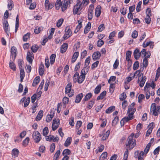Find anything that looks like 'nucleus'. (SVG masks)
<instances>
[{
    "label": "nucleus",
    "instance_id": "f257e3e1",
    "mask_svg": "<svg viewBox=\"0 0 160 160\" xmlns=\"http://www.w3.org/2000/svg\"><path fill=\"white\" fill-rule=\"evenodd\" d=\"M134 134L132 133L128 138L126 143V149L131 150L136 145V141L133 139Z\"/></svg>",
    "mask_w": 160,
    "mask_h": 160
},
{
    "label": "nucleus",
    "instance_id": "f03ea898",
    "mask_svg": "<svg viewBox=\"0 0 160 160\" xmlns=\"http://www.w3.org/2000/svg\"><path fill=\"white\" fill-rule=\"evenodd\" d=\"M149 85L148 84H146L144 87V91L145 92V94L147 99H148L150 97L151 95L153 96L155 94L154 90H150Z\"/></svg>",
    "mask_w": 160,
    "mask_h": 160
},
{
    "label": "nucleus",
    "instance_id": "7ed1b4c3",
    "mask_svg": "<svg viewBox=\"0 0 160 160\" xmlns=\"http://www.w3.org/2000/svg\"><path fill=\"white\" fill-rule=\"evenodd\" d=\"M160 112V106H156L155 103H153L151 106L150 113L155 116L158 115V113Z\"/></svg>",
    "mask_w": 160,
    "mask_h": 160
},
{
    "label": "nucleus",
    "instance_id": "20e7f679",
    "mask_svg": "<svg viewBox=\"0 0 160 160\" xmlns=\"http://www.w3.org/2000/svg\"><path fill=\"white\" fill-rule=\"evenodd\" d=\"M82 9V3L80 1L77 2L76 4L74 6L73 11L74 15H79L81 12Z\"/></svg>",
    "mask_w": 160,
    "mask_h": 160
},
{
    "label": "nucleus",
    "instance_id": "39448f33",
    "mask_svg": "<svg viewBox=\"0 0 160 160\" xmlns=\"http://www.w3.org/2000/svg\"><path fill=\"white\" fill-rule=\"evenodd\" d=\"M71 87L72 83H69L67 85L65 88V93L66 94H68V96L70 97H72L74 94V91L71 90Z\"/></svg>",
    "mask_w": 160,
    "mask_h": 160
},
{
    "label": "nucleus",
    "instance_id": "423d86ee",
    "mask_svg": "<svg viewBox=\"0 0 160 160\" xmlns=\"http://www.w3.org/2000/svg\"><path fill=\"white\" fill-rule=\"evenodd\" d=\"M32 138L36 143L39 142L42 139L41 135L39 132L37 131L33 132Z\"/></svg>",
    "mask_w": 160,
    "mask_h": 160
},
{
    "label": "nucleus",
    "instance_id": "0eeeda50",
    "mask_svg": "<svg viewBox=\"0 0 160 160\" xmlns=\"http://www.w3.org/2000/svg\"><path fill=\"white\" fill-rule=\"evenodd\" d=\"M141 71L142 70L141 69H140V70L136 71L134 73H133L134 78H138V82H139L140 81L141 78L143 77V74L142 73H141Z\"/></svg>",
    "mask_w": 160,
    "mask_h": 160
},
{
    "label": "nucleus",
    "instance_id": "6e6552de",
    "mask_svg": "<svg viewBox=\"0 0 160 160\" xmlns=\"http://www.w3.org/2000/svg\"><path fill=\"white\" fill-rule=\"evenodd\" d=\"M65 32V33L63 35V38L64 40H66L71 36L72 32L68 27L66 28Z\"/></svg>",
    "mask_w": 160,
    "mask_h": 160
},
{
    "label": "nucleus",
    "instance_id": "1a4fd4ad",
    "mask_svg": "<svg viewBox=\"0 0 160 160\" xmlns=\"http://www.w3.org/2000/svg\"><path fill=\"white\" fill-rule=\"evenodd\" d=\"M60 124V120L59 119H54L53 120L52 125V130L55 131L58 128Z\"/></svg>",
    "mask_w": 160,
    "mask_h": 160
},
{
    "label": "nucleus",
    "instance_id": "9d476101",
    "mask_svg": "<svg viewBox=\"0 0 160 160\" xmlns=\"http://www.w3.org/2000/svg\"><path fill=\"white\" fill-rule=\"evenodd\" d=\"M94 8V6L93 5H91L89 6L88 14V18L89 20H91L92 18L93 15V10Z\"/></svg>",
    "mask_w": 160,
    "mask_h": 160
},
{
    "label": "nucleus",
    "instance_id": "9b49d317",
    "mask_svg": "<svg viewBox=\"0 0 160 160\" xmlns=\"http://www.w3.org/2000/svg\"><path fill=\"white\" fill-rule=\"evenodd\" d=\"M135 103L133 102L128 107L127 113H134L136 111V108L134 107Z\"/></svg>",
    "mask_w": 160,
    "mask_h": 160
},
{
    "label": "nucleus",
    "instance_id": "f8f14e48",
    "mask_svg": "<svg viewBox=\"0 0 160 160\" xmlns=\"http://www.w3.org/2000/svg\"><path fill=\"white\" fill-rule=\"evenodd\" d=\"M3 27L5 32L8 33L9 31V26L7 21L5 20L3 22Z\"/></svg>",
    "mask_w": 160,
    "mask_h": 160
},
{
    "label": "nucleus",
    "instance_id": "ddd939ff",
    "mask_svg": "<svg viewBox=\"0 0 160 160\" xmlns=\"http://www.w3.org/2000/svg\"><path fill=\"white\" fill-rule=\"evenodd\" d=\"M33 58V53L32 52H28L27 53V59L30 63H32Z\"/></svg>",
    "mask_w": 160,
    "mask_h": 160
},
{
    "label": "nucleus",
    "instance_id": "4468645a",
    "mask_svg": "<svg viewBox=\"0 0 160 160\" xmlns=\"http://www.w3.org/2000/svg\"><path fill=\"white\" fill-rule=\"evenodd\" d=\"M102 8L101 6H97L95 10V15L97 18L99 17L101 13Z\"/></svg>",
    "mask_w": 160,
    "mask_h": 160
},
{
    "label": "nucleus",
    "instance_id": "2eb2a0df",
    "mask_svg": "<svg viewBox=\"0 0 160 160\" xmlns=\"http://www.w3.org/2000/svg\"><path fill=\"white\" fill-rule=\"evenodd\" d=\"M17 49L16 48L14 47H12L11 49V53L12 58L13 60H14L15 59L16 53V52Z\"/></svg>",
    "mask_w": 160,
    "mask_h": 160
},
{
    "label": "nucleus",
    "instance_id": "dca6fc26",
    "mask_svg": "<svg viewBox=\"0 0 160 160\" xmlns=\"http://www.w3.org/2000/svg\"><path fill=\"white\" fill-rule=\"evenodd\" d=\"M101 56V53L99 52H95L92 54V59L94 60H97L100 58Z\"/></svg>",
    "mask_w": 160,
    "mask_h": 160
},
{
    "label": "nucleus",
    "instance_id": "f3484780",
    "mask_svg": "<svg viewBox=\"0 0 160 160\" xmlns=\"http://www.w3.org/2000/svg\"><path fill=\"white\" fill-rule=\"evenodd\" d=\"M19 152V150L17 149H13L12 152V158H15L18 156Z\"/></svg>",
    "mask_w": 160,
    "mask_h": 160
},
{
    "label": "nucleus",
    "instance_id": "a211bd4d",
    "mask_svg": "<svg viewBox=\"0 0 160 160\" xmlns=\"http://www.w3.org/2000/svg\"><path fill=\"white\" fill-rule=\"evenodd\" d=\"M133 54L135 58L136 59H138L141 55V52H139V49L138 48L136 49L134 52Z\"/></svg>",
    "mask_w": 160,
    "mask_h": 160
},
{
    "label": "nucleus",
    "instance_id": "6ab92c4d",
    "mask_svg": "<svg viewBox=\"0 0 160 160\" xmlns=\"http://www.w3.org/2000/svg\"><path fill=\"white\" fill-rule=\"evenodd\" d=\"M68 46V44L64 43L61 47V52L62 53L65 52L67 49Z\"/></svg>",
    "mask_w": 160,
    "mask_h": 160
},
{
    "label": "nucleus",
    "instance_id": "aec40b11",
    "mask_svg": "<svg viewBox=\"0 0 160 160\" xmlns=\"http://www.w3.org/2000/svg\"><path fill=\"white\" fill-rule=\"evenodd\" d=\"M68 6V2L66 0H64L62 3L61 7L62 11L64 12L67 8Z\"/></svg>",
    "mask_w": 160,
    "mask_h": 160
},
{
    "label": "nucleus",
    "instance_id": "412c9836",
    "mask_svg": "<svg viewBox=\"0 0 160 160\" xmlns=\"http://www.w3.org/2000/svg\"><path fill=\"white\" fill-rule=\"evenodd\" d=\"M83 94L82 93H81L78 94L76 96L75 102L77 103H79L81 101L82 98L83 97Z\"/></svg>",
    "mask_w": 160,
    "mask_h": 160
},
{
    "label": "nucleus",
    "instance_id": "4be33fe9",
    "mask_svg": "<svg viewBox=\"0 0 160 160\" xmlns=\"http://www.w3.org/2000/svg\"><path fill=\"white\" fill-rule=\"evenodd\" d=\"M43 115V111L42 110L40 111L36 118V120L37 121H40L42 118Z\"/></svg>",
    "mask_w": 160,
    "mask_h": 160
},
{
    "label": "nucleus",
    "instance_id": "5701e85b",
    "mask_svg": "<svg viewBox=\"0 0 160 160\" xmlns=\"http://www.w3.org/2000/svg\"><path fill=\"white\" fill-rule=\"evenodd\" d=\"M79 55V52H75L72 57V62L74 63L77 60Z\"/></svg>",
    "mask_w": 160,
    "mask_h": 160
},
{
    "label": "nucleus",
    "instance_id": "b1692460",
    "mask_svg": "<svg viewBox=\"0 0 160 160\" xmlns=\"http://www.w3.org/2000/svg\"><path fill=\"white\" fill-rule=\"evenodd\" d=\"M91 23L90 22H88L87 25L86 26L84 30V33L86 34L90 30L91 28Z\"/></svg>",
    "mask_w": 160,
    "mask_h": 160
},
{
    "label": "nucleus",
    "instance_id": "393cba45",
    "mask_svg": "<svg viewBox=\"0 0 160 160\" xmlns=\"http://www.w3.org/2000/svg\"><path fill=\"white\" fill-rule=\"evenodd\" d=\"M62 3L61 0H57L55 3L56 8L57 10H58L61 7Z\"/></svg>",
    "mask_w": 160,
    "mask_h": 160
},
{
    "label": "nucleus",
    "instance_id": "a878e982",
    "mask_svg": "<svg viewBox=\"0 0 160 160\" xmlns=\"http://www.w3.org/2000/svg\"><path fill=\"white\" fill-rule=\"evenodd\" d=\"M39 71V75L42 76L43 75L44 71V67L43 64H41L40 65Z\"/></svg>",
    "mask_w": 160,
    "mask_h": 160
},
{
    "label": "nucleus",
    "instance_id": "bb28decb",
    "mask_svg": "<svg viewBox=\"0 0 160 160\" xmlns=\"http://www.w3.org/2000/svg\"><path fill=\"white\" fill-rule=\"evenodd\" d=\"M72 142V138L71 137H68L66 139L64 143V146L66 147H68L70 145Z\"/></svg>",
    "mask_w": 160,
    "mask_h": 160
},
{
    "label": "nucleus",
    "instance_id": "cd10ccee",
    "mask_svg": "<svg viewBox=\"0 0 160 160\" xmlns=\"http://www.w3.org/2000/svg\"><path fill=\"white\" fill-rule=\"evenodd\" d=\"M42 27H37L34 30V32L37 34L39 33L43 29Z\"/></svg>",
    "mask_w": 160,
    "mask_h": 160
},
{
    "label": "nucleus",
    "instance_id": "c85d7f7f",
    "mask_svg": "<svg viewBox=\"0 0 160 160\" xmlns=\"http://www.w3.org/2000/svg\"><path fill=\"white\" fill-rule=\"evenodd\" d=\"M106 93L107 92L106 91H104L102 92L100 94L99 96L97 98V100L102 99L104 98V96L106 95Z\"/></svg>",
    "mask_w": 160,
    "mask_h": 160
},
{
    "label": "nucleus",
    "instance_id": "c756f323",
    "mask_svg": "<svg viewBox=\"0 0 160 160\" xmlns=\"http://www.w3.org/2000/svg\"><path fill=\"white\" fill-rule=\"evenodd\" d=\"M56 57V55L54 54H52L51 55L50 58V63L51 65H52L55 62Z\"/></svg>",
    "mask_w": 160,
    "mask_h": 160
},
{
    "label": "nucleus",
    "instance_id": "7c9ffc66",
    "mask_svg": "<svg viewBox=\"0 0 160 160\" xmlns=\"http://www.w3.org/2000/svg\"><path fill=\"white\" fill-rule=\"evenodd\" d=\"M40 77L39 76L36 77L32 83V86L34 87L35 86L38 84L39 82Z\"/></svg>",
    "mask_w": 160,
    "mask_h": 160
},
{
    "label": "nucleus",
    "instance_id": "2f4dec72",
    "mask_svg": "<svg viewBox=\"0 0 160 160\" xmlns=\"http://www.w3.org/2000/svg\"><path fill=\"white\" fill-rule=\"evenodd\" d=\"M115 109V107L114 106H111L106 110V112L107 113H110L113 111Z\"/></svg>",
    "mask_w": 160,
    "mask_h": 160
},
{
    "label": "nucleus",
    "instance_id": "473e14b6",
    "mask_svg": "<svg viewBox=\"0 0 160 160\" xmlns=\"http://www.w3.org/2000/svg\"><path fill=\"white\" fill-rule=\"evenodd\" d=\"M110 133V131L108 130L107 131L106 133L103 135V137L102 138V140H105L107 139Z\"/></svg>",
    "mask_w": 160,
    "mask_h": 160
},
{
    "label": "nucleus",
    "instance_id": "72a5a7b5",
    "mask_svg": "<svg viewBox=\"0 0 160 160\" xmlns=\"http://www.w3.org/2000/svg\"><path fill=\"white\" fill-rule=\"evenodd\" d=\"M78 25L77 26L76 29L74 31V32L75 33H77L80 30L82 27L81 22L78 21Z\"/></svg>",
    "mask_w": 160,
    "mask_h": 160
},
{
    "label": "nucleus",
    "instance_id": "f704fd0d",
    "mask_svg": "<svg viewBox=\"0 0 160 160\" xmlns=\"http://www.w3.org/2000/svg\"><path fill=\"white\" fill-rule=\"evenodd\" d=\"M79 75V73L76 72L74 75L73 78V82L76 83L77 82H78V76Z\"/></svg>",
    "mask_w": 160,
    "mask_h": 160
},
{
    "label": "nucleus",
    "instance_id": "c9c22d12",
    "mask_svg": "<svg viewBox=\"0 0 160 160\" xmlns=\"http://www.w3.org/2000/svg\"><path fill=\"white\" fill-rule=\"evenodd\" d=\"M131 54V51H128L126 53V59L127 61H128L130 60Z\"/></svg>",
    "mask_w": 160,
    "mask_h": 160
},
{
    "label": "nucleus",
    "instance_id": "e433bc0d",
    "mask_svg": "<svg viewBox=\"0 0 160 160\" xmlns=\"http://www.w3.org/2000/svg\"><path fill=\"white\" fill-rule=\"evenodd\" d=\"M146 79V78L145 77H143L141 78L140 80V82L139 84V86L141 87H142L144 85L145 83Z\"/></svg>",
    "mask_w": 160,
    "mask_h": 160
},
{
    "label": "nucleus",
    "instance_id": "4c0bfd02",
    "mask_svg": "<svg viewBox=\"0 0 160 160\" xmlns=\"http://www.w3.org/2000/svg\"><path fill=\"white\" fill-rule=\"evenodd\" d=\"M85 76L81 75L79 76H78V82L79 83H81L82 82L85 78Z\"/></svg>",
    "mask_w": 160,
    "mask_h": 160
},
{
    "label": "nucleus",
    "instance_id": "58836bf2",
    "mask_svg": "<svg viewBox=\"0 0 160 160\" xmlns=\"http://www.w3.org/2000/svg\"><path fill=\"white\" fill-rule=\"evenodd\" d=\"M54 6V4L52 3H49L45 5V9L48 11L49 9H52Z\"/></svg>",
    "mask_w": 160,
    "mask_h": 160
},
{
    "label": "nucleus",
    "instance_id": "ea45409f",
    "mask_svg": "<svg viewBox=\"0 0 160 160\" xmlns=\"http://www.w3.org/2000/svg\"><path fill=\"white\" fill-rule=\"evenodd\" d=\"M101 88V85H98L97 86L94 90V93L96 94H98L100 92Z\"/></svg>",
    "mask_w": 160,
    "mask_h": 160
},
{
    "label": "nucleus",
    "instance_id": "a19ab883",
    "mask_svg": "<svg viewBox=\"0 0 160 160\" xmlns=\"http://www.w3.org/2000/svg\"><path fill=\"white\" fill-rule=\"evenodd\" d=\"M8 9L10 10H11L13 7V2L11 0L8 1Z\"/></svg>",
    "mask_w": 160,
    "mask_h": 160
},
{
    "label": "nucleus",
    "instance_id": "79ce46f5",
    "mask_svg": "<svg viewBox=\"0 0 160 160\" xmlns=\"http://www.w3.org/2000/svg\"><path fill=\"white\" fill-rule=\"evenodd\" d=\"M107 153L106 152H103L100 156L99 160H103L107 157Z\"/></svg>",
    "mask_w": 160,
    "mask_h": 160
},
{
    "label": "nucleus",
    "instance_id": "37998d69",
    "mask_svg": "<svg viewBox=\"0 0 160 160\" xmlns=\"http://www.w3.org/2000/svg\"><path fill=\"white\" fill-rule=\"evenodd\" d=\"M95 101L94 100H91L88 102L87 106V108L89 109H91L93 106Z\"/></svg>",
    "mask_w": 160,
    "mask_h": 160
},
{
    "label": "nucleus",
    "instance_id": "c03bdc74",
    "mask_svg": "<svg viewBox=\"0 0 160 160\" xmlns=\"http://www.w3.org/2000/svg\"><path fill=\"white\" fill-rule=\"evenodd\" d=\"M118 117H116L112 122V125L115 126L118 123Z\"/></svg>",
    "mask_w": 160,
    "mask_h": 160
},
{
    "label": "nucleus",
    "instance_id": "a18cd8bd",
    "mask_svg": "<svg viewBox=\"0 0 160 160\" xmlns=\"http://www.w3.org/2000/svg\"><path fill=\"white\" fill-rule=\"evenodd\" d=\"M30 36V33H27L24 35L23 37V40L24 41H27L28 39L29 38Z\"/></svg>",
    "mask_w": 160,
    "mask_h": 160
},
{
    "label": "nucleus",
    "instance_id": "49530a36",
    "mask_svg": "<svg viewBox=\"0 0 160 160\" xmlns=\"http://www.w3.org/2000/svg\"><path fill=\"white\" fill-rule=\"evenodd\" d=\"M31 49L32 51L34 53L36 52L38 49V46L34 45L31 47Z\"/></svg>",
    "mask_w": 160,
    "mask_h": 160
},
{
    "label": "nucleus",
    "instance_id": "de8ad7c7",
    "mask_svg": "<svg viewBox=\"0 0 160 160\" xmlns=\"http://www.w3.org/2000/svg\"><path fill=\"white\" fill-rule=\"evenodd\" d=\"M139 66V63L138 61L135 62L133 66V68L134 70L137 69Z\"/></svg>",
    "mask_w": 160,
    "mask_h": 160
},
{
    "label": "nucleus",
    "instance_id": "09e8293b",
    "mask_svg": "<svg viewBox=\"0 0 160 160\" xmlns=\"http://www.w3.org/2000/svg\"><path fill=\"white\" fill-rule=\"evenodd\" d=\"M92 94L91 93L89 92L87 93L84 97V100L88 101L90 99V98L92 97Z\"/></svg>",
    "mask_w": 160,
    "mask_h": 160
},
{
    "label": "nucleus",
    "instance_id": "8fccbe9b",
    "mask_svg": "<svg viewBox=\"0 0 160 160\" xmlns=\"http://www.w3.org/2000/svg\"><path fill=\"white\" fill-rule=\"evenodd\" d=\"M9 67L13 71H15L16 68L14 63L10 61L9 63Z\"/></svg>",
    "mask_w": 160,
    "mask_h": 160
},
{
    "label": "nucleus",
    "instance_id": "3c124183",
    "mask_svg": "<svg viewBox=\"0 0 160 160\" xmlns=\"http://www.w3.org/2000/svg\"><path fill=\"white\" fill-rule=\"evenodd\" d=\"M88 68H83L81 71V74L84 76L85 75L88 73Z\"/></svg>",
    "mask_w": 160,
    "mask_h": 160
},
{
    "label": "nucleus",
    "instance_id": "603ef678",
    "mask_svg": "<svg viewBox=\"0 0 160 160\" xmlns=\"http://www.w3.org/2000/svg\"><path fill=\"white\" fill-rule=\"evenodd\" d=\"M48 133V129L47 127H45L43 130V135L45 136H46Z\"/></svg>",
    "mask_w": 160,
    "mask_h": 160
},
{
    "label": "nucleus",
    "instance_id": "864d4df0",
    "mask_svg": "<svg viewBox=\"0 0 160 160\" xmlns=\"http://www.w3.org/2000/svg\"><path fill=\"white\" fill-rule=\"evenodd\" d=\"M60 154V150H58L54 155L53 160H57Z\"/></svg>",
    "mask_w": 160,
    "mask_h": 160
},
{
    "label": "nucleus",
    "instance_id": "5fc2aeb1",
    "mask_svg": "<svg viewBox=\"0 0 160 160\" xmlns=\"http://www.w3.org/2000/svg\"><path fill=\"white\" fill-rule=\"evenodd\" d=\"M151 145V142H149L145 148V149L144 150L145 153L146 154L149 151Z\"/></svg>",
    "mask_w": 160,
    "mask_h": 160
},
{
    "label": "nucleus",
    "instance_id": "6e6d98bb",
    "mask_svg": "<svg viewBox=\"0 0 160 160\" xmlns=\"http://www.w3.org/2000/svg\"><path fill=\"white\" fill-rule=\"evenodd\" d=\"M151 16H147L145 18V21L147 24H149L150 23L151 19Z\"/></svg>",
    "mask_w": 160,
    "mask_h": 160
},
{
    "label": "nucleus",
    "instance_id": "4d7b16f0",
    "mask_svg": "<svg viewBox=\"0 0 160 160\" xmlns=\"http://www.w3.org/2000/svg\"><path fill=\"white\" fill-rule=\"evenodd\" d=\"M145 99V96L143 94H140L138 97V102H141L142 101Z\"/></svg>",
    "mask_w": 160,
    "mask_h": 160
},
{
    "label": "nucleus",
    "instance_id": "13d9d810",
    "mask_svg": "<svg viewBox=\"0 0 160 160\" xmlns=\"http://www.w3.org/2000/svg\"><path fill=\"white\" fill-rule=\"evenodd\" d=\"M149 84V86H150L149 87L150 88V90H153L155 88V83L153 82H152L151 84H150L149 83L147 82V83H146V84Z\"/></svg>",
    "mask_w": 160,
    "mask_h": 160
},
{
    "label": "nucleus",
    "instance_id": "bf43d9fd",
    "mask_svg": "<svg viewBox=\"0 0 160 160\" xmlns=\"http://www.w3.org/2000/svg\"><path fill=\"white\" fill-rule=\"evenodd\" d=\"M134 77L133 75V73H131L130 76L127 77L126 78L127 82H129L131 81L133 78Z\"/></svg>",
    "mask_w": 160,
    "mask_h": 160
},
{
    "label": "nucleus",
    "instance_id": "052dcab7",
    "mask_svg": "<svg viewBox=\"0 0 160 160\" xmlns=\"http://www.w3.org/2000/svg\"><path fill=\"white\" fill-rule=\"evenodd\" d=\"M30 101V98L29 97L25 101L24 106V107H27Z\"/></svg>",
    "mask_w": 160,
    "mask_h": 160
},
{
    "label": "nucleus",
    "instance_id": "680f3d73",
    "mask_svg": "<svg viewBox=\"0 0 160 160\" xmlns=\"http://www.w3.org/2000/svg\"><path fill=\"white\" fill-rule=\"evenodd\" d=\"M104 44V41L101 39H99L97 42V46L98 47H101Z\"/></svg>",
    "mask_w": 160,
    "mask_h": 160
},
{
    "label": "nucleus",
    "instance_id": "e2e57ef3",
    "mask_svg": "<svg viewBox=\"0 0 160 160\" xmlns=\"http://www.w3.org/2000/svg\"><path fill=\"white\" fill-rule=\"evenodd\" d=\"M127 96L125 92H123L121 95L120 97V99L121 101H123L126 98Z\"/></svg>",
    "mask_w": 160,
    "mask_h": 160
},
{
    "label": "nucleus",
    "instance_id": "0e129e2a",
    "mask_svg": "<svg viewBox=\"0 0 160 160\" xmlns=\"http://www.w3.org/2000/svg\"><path fill=\"white\" fill-rule=\"evenodd\" d=\"M63 22V19L62 18H61L59 20L57 23V26L58 27H60L62 25Z\"/></svg>",
    "mask_w": 160,
    "mask_h": 160
},
{
    "label": "nucleus",
    "instance_id": "69168bd1",
    "mask_svg": "<svg viewBox=\"0 0 160 160\" xmlns=\"http://www.w3.org/2000/svg\"><path fill=\"white\" fill-rule=\"evenodd\" d=\"M144 154V152L143 151L140 152L138 157V160H142Z\"/></svg>",
    "mask_w": 160,
    "mask_h": 160
},
{
    "label": "nucleus",
    "instance_id": "338daca9",
    "mask_svg": "<svg viewBox=\"0 0 160 160\" xmlns=\"http://www.w3.org/2000/svg\"><path fill=\"white\" fill-rule=\"evenodd\" d=\"M53 117V116L51 115H48L46 118V121L47 122H50L52 119Z\"/></svg>",
    "mask_w": 160,
    "mask_h": 160
},
{
    "label": "nucleus",
    "instance_id": "774afa93",
    "mask_svg": "<svg viewBox=\"0 0 160 160\" xmlns=\"http://www.w3.org/2000/svg\"><path fill=\"white\" fill-rule=\"evenodd\" d=\"M138 32L136 30L133 31L132 33V37L134 38H136L138 36Z\"/></svg>",
    "mask_w": 160,
    "mask_h": 160
}]
</instances>
